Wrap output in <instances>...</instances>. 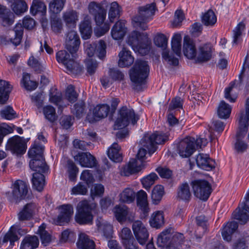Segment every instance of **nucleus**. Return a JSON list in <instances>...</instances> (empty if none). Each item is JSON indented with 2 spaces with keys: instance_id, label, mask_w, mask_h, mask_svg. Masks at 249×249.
Segmentation results:
<instances>
[{
  "instance_id": "1",
  "label": "nucleus",
  "mask_w": 249,
  "mask_h": 249,
  "mask_svg": "<svg viewBox=\"0 0 249 249\" xmlns=\"http://www.w3.org/2000/svg\"><path fill=\"white\" fill-rule=\"evenodd\" d=\"M149 71V68L146 61L142 59H137L135 61L134 66L129 71L132 86L135 90L140 91L142 89Z\"/></svg>"
},
{
  "instance_id": "2",
  "label": "nucleus",
  "mask_w": 249,
  "mask_h": 249,
  "mask_svg": "<svg viewBox=\"0 0 249 249\" xmlns=\"http://www.w3.org/2000/svg\"><path fill=\"white\" fill-rule=\"evenodd\" d=\"M127 43L134 51L142 55L149 52L150 40L147 33L133 31L128 36Z\"/></svg>"
},
{
  "instance_id": "3",
  "label": "nucleus",
  "mask_w": 249,
  "mask_h": 249,
  "mask_svg": "<svg viewBox=\"0 0 249 249\" xmlns=\"http://www.w3.org/2000/svg\"><path fill=\"white\" fill-rule=\"evenodd\" d=\"M76 56V53L70 54L65 50H61L58 52L56 54L58 62L61 63L64 65L67 72L74 74H78L82 71V67L75 60Z\"/></svg>"
},
{
  "instance_id": "4",
  "label": "nucleus",
  "mask_w": 249,
  "mask_h": 249,
  "mask_svg": "<svg viewBox=\"0 0 249 249\" xmlns=\"http://www.w3.org/2000/svg\"><path fill=\"white\" fill-rule=\"evenodd\" d=\"M156 10V7L155 3L140 7L138 14L133 18L135 26L139 27L142 30H147L148 28L147 23L153 18Z\"/></svg>"
},
{
  "instance_id": "5",
  "label": "nucleus",
  "mask_w": 249,
  "mask_h": 249,
  "mask_svg": "<svg viewBox=\"0 0 249 249\" xmlns=\"http://www.w3.org/2000/svg\"><path fill=\"white\" fill-rule=\"evenodd\" d=\"M139 119V116L135 114L133 109L123 107L119 110L118 116L115 122L114 129H121L125 128L130 122L135 124Z\"/></svg>"
},
{
  "instance_id": "6",
  "label": "nucleus",
  "mask_w": 249,
  "mask_h": 249,
  "mask_svg": "<svg viewBox=\"0 0 249 249\" xmlns=\"http://www.w3.org/2000/svg\"><path fill=\"white\" fill-rule=\"evenodd\" d=\"M23 26L20 23H17L13 30L9 32L11 42L15 46L18 45L21 41L23 33V27L32 29L35 25V20L30 16H25L22 21Z\"/></svg>"
},
{
  "instance_id": "7",
  "label": "nucleus",
  "mask_w": 249,
  "mask_h": 249,
  "mask_svg": "<svg viewBox=\"0 0 249 249\" xmlns=\"http://www.w3.org/2000/svg\"><path fill=\"white\" fill-rule=\"evenodd\" d=\"M168 139L169 135L167 133L157 132L151 135H145L142 140V144L148 149L151 155L156 151L157 144H162Z\"/></svg>"
},
{
  "instance_id": "8",
  "label": "nucleus",
  "mask_w": 249,
  "mask_h": 249,
  "mask_svg": "<svg viewBox=\"0 0 249 249\" xmlns=\"http://www.w3.org/2000/svg\"><path fill=\"white\" fill-rule=\"evenodd\" d=\"M147 150V149L146 150L144 148H140L137 154V158L141 161V163L139 164L138 160L136 159H131L128 163L124 167L122 174L125 176H129L141 171L144 166L143 161L146 158Z\"/></svg>"
},
{
  "instance_id": "9",
  "label": "nucleus",
  "mask_w": 249,
  "mask_h": 249,
  "mask_svg": "<svg viewBox=\"0 0 249 249\" xmlns=\"http://www.w3.org/2000/svg\"><path fill=\"white\" fill-rule=\"evenodd\" d=\"M203 139H198L196 141L194 138L187 137L181 141L178 147V153L182 158L191 156L195 151L196 148L201 147L200 143Z\"/></svg>"
},
{
  "instance_id": "10",
  "label": "nucleus",
  "mask_w": 249,
  "mask_h": 249,
  "mask_svg": "<svg viewBox=\"0 0 249 249\" xmlns=\"http://www.w3.org/2000/svg\"><path fill=\"white\" fill-rule=\"evenodd\" d=\"M92 208L87 200L80 201L77 205V212L75 216L76 222L81 225L91 224L93 220Z\"/></svg>"
},
{
  "instance_id": "11",
  "label": "nucleus",
  "mask_w": 249,
  "mask_h": 249,
  "mask_svg": "<svg viewBox=\"0 0 249 249\" xmlns=\"http://www.w3.org/2000/svg\"><path fill=\"white\" fill-rule=\"evenodd\" d=\"M191 184L196 197L204 201L208 199L212 193L211 185L208 181L196 179L192 181Z\"/></svg>"
},
{
  "instance_id": "12",
  "label": "nucleus",
  "mask_w": 249,
  "mask_h": 249,
  "mask_svg": "<svg viewBox=\"0 0 249 249\" xmlns=\"http://www.w3.org/2000/svg\"><path fill=\"white\" fill-rule=\"evenodd\" d=\"M59 213L57 217L53 218V223L62 226L70 222L73 213V208L71 204H63L57 207Z\"/></svg>"
},
{
  "instance_id": "13",
  "label": "nucleus",
  "mask_w": 249,
  "mask_h": 249,
  "mask_svg": "<svg viewBox=\"0 0 249 249\" xmlns=\"http://www.w3.org/2000/svg\"><path fill=\"white\" fill-rule=\"evenodd\" d=\"M85 53L90 57L93 56L95 53L98 57L102 59L106 53V44L103 40H100L98 43L91 44L88 42L84 43Z\"/></svg>"
},
{
  "instance_id": "14",
  "label": "nucleus",
  "mask_w": 249,
  "mask_h": 249,
  "mask_svg": "<svg viewBox=\"0 0 249 249\" xmlns=\"http://www.w3.org/2000/svg\"><path fill=\"white\" fill-rule=\"evenodd\" d=\"M88 9L89 13L94 16L97 25H102L106 18V10L100 3L95 1L89 3Z\"/></svg>"
},
{
  "instance_id": "15",
  "label": "nucleus",
  "mask_w": 249,
  "mask_h": 249,
  "mask_svg": "<svg viewBox=\"0 0 249 249\" xmlns=\"http://www.w3.org/2000/svg\"><path fill=\"white\" fill-rule=\"evenodd\" d=\"M5 148L14 153L23 154L26 151L25 142L20 137L15 136L8 140Z\"/></svg>"
},
{
  "instance_id": "16",
  "label": "nucleus",
  "mask_w": 249,
  "mask_h": 249,
  "mask_svg": "<svg viewBox=\"0 0 249 249\" xmlns=\"http://www.w3.org/2000/svg\"><path fill=\"white\" fill-rule=\"evenodd\" d=\"M135 236L140 244L143 245L146 242L149 233L144 225L141 221H136L132 225Z\"/></svg>"
},
{
  "instance_id": "17",
  "label": "nucleus",
  "mask_w": 249,
  "mask_h": 249,
  "mask_svg": "<svg viewBox=\"0 0 249 249\" xmlns=\"http://www.w3.org/2000/svg\"><path fill=\"white\" fill-rule=\"evenodd\" d=\"M80 44V40L77 32L74 30L69 31L66 39V49L70 53H76Z\"/></svg>"
},
{
  "instance_id": "18",
  "label": "nucleus",
  "mask_w": 249,
  "mask_h": 249,
  "mask_svg": "<svg viewBox=\"0 0 249 249\" xmlns=\"http://www.w3.org/2000/svg\"><path fill=\"white\" fill-rule=\"evenodd\" d=\"M74 160L84 167L92 168L96 165L95 157L89 152L78 153L74 157Z\"/></svg>"
},
{
  "instance_id": "19",
  "label": "nucleus",
  "mask_w": 249,
  "mask_h": 249,
  "mask_svg": "<svg viewBox=\"0 0 249 249\" xmlns=\"http://www.w3.org/2000/svg\"><path fill=\"white\" fill-rule=\"evenodd\" d=\"M113 212L116 219L119 222H123L127 219L132 220L133 215L126 206L116 205L113 209Z\"/></svg>"
},
{
  "instance_id": "20",
  "label": "nucleus",
  "mask_w": 249,
  "mask_h": 249,
  "mask_svg": "<svg viewBox=\"0 0 249 249\" xmlns=\"http://www.w3.org/2000/svg\"><path fill=\"white\" fill-rule=\"evenodd\" d=\"M197 165L200 168L210 171L215 168V162L207 154H199L196 159Z\"/></svg>"
},
{
  "instance_id": "21",
  "label": "nucleus",
  "mask_w": 249,
  "mask_h": 249,
  "mask_svg": "<svg viewBox=\"0 0 249 249\" xmlns=\"http://www.w3.org/2000/svg\"><path fill=\"white\" fill-rule=\"evenodd\" d=\"M233 213L234 219L239 220L241 224H244L249 219V206L246 203H242Z\"/></svg>"
},
{
  "instance_id": "22",
  "label": "nucleus",
  "mask_w": 249,
  "mask_h": 249,
  "mask_svg": "<svg viewBox=\"0 0 249 249\" xmlns=\"http://www.w3.org/2000/svg\"><path fill=\"white\" fill-rule=\"evenodd\" d=\"M28 192L26 183L20 180L15 181L12 192L13 197L15 199H22L25 197Z\"/></svg>"
},
{
  "instance_id": "23",
  "label": "nucleus",
  "mask_w": 249,
  "mask_h": 249,
  "mask_svg": "<svg viewBox=\"0 0 249 249\" xmlns=\"http://www.w3.org/2000/svg\"><path fill=\"white\" fill-rule=\"evenodd\" d=\"M118 66L121 68L128 67L134 62V58L130 51L124 48L119 53Z\"/></svg>"
},
{
  "instance_id": "24",
  "label": "nucleus",
  "mask_w": 249,
  "mask_h": 249,
  "mask_svg": "<svg viewBox=\"0 0 249 249\" xmlns=\"http://www.w3.org/2000/svg\"><path fill=\"white\" fill-rule=\"evenodd\" d=\"M183 51L184 55L189 59L194 58L196 55L195 44L188 36L184 37Z\"/></svg>"
},
{
  "instance_id": "25",
  "label": "nucleus",
  "mask_w": 249,
  "mask_h": 249,
  "mask_svg": "<svg viewBox=\"0 0 249 249\" xmlns=\"http://www.w3.org/2000/svg\"><path fill=\"white\" fill-rule=\"evenodd\" d=\"M15 15L5 6H0V20L3 26L8 27L12 25L14 22Z\"/></svg>"
},
{
  "instance_id": "26",
  "label": "nucleus",
  "mask_w": 249,
  "mask_h": 249,
  "mask_svg": "<svg viewBox=\"0 0 249 249\" xmlns=\"http://www.w3.org/2000/svg\"><path fill=\"white\" fill-rule=\"evenodd\" d=\"M29 165L34 171L40 173H45L49 170V167L46 164L43 156L41 158H32Z\"/></svg>"
},
{
  "instance_id": "27",
  "label": "nucleus",
  "mask_w": 249,
  "mask_h": 249,
  "mask_svg": "<svg viewBox=\"0 0 249 249\" xmlns=\"http://www.w3.org/2000/svg\"><path fill=\"white\" fill-rule=\"evenodd\" d=\"M125 27V21L120 20L113 26L111 34L112 38L115 40H119L123 38L126 33Z\"/></svg>"
},
{
  "instance_id": "28",
  "label": "nucleus",
  "mask_w": 249,
  "mask_h": 249,
  "mask_svg": "<svg viewBox=\"0 0 249 249\" xmlns=\"http://www.w3.org/2000/svg\"><path fill=\"white\" fill-rule=\"evenodd\" d=\"M213 48L210 43L205 44L199 48L197 61L200 62H206L212 57Z\"/></svg>"
},
{
  "instance_id": "29",
  "label": "nucleus",
  "mask_w": 249,
  "mask_h": 249,
  "mask_svg": "<svg viewBox=\"0 0 249 249\" xmlns=\"http://www.w3.org/2000/svg\"><path fill=\"white\" fill-rule=\"evenodd\" d=\"M12 87L9 83L5 80H0V104L3 105L6 103L9 97V94Z\"/></svg>"
},
{
  "instance_id": "30",
  "label": "nucleus",
  "mask_w": 249,
  "mask_h": 249,
  "mask_svg": "<svg viewBox=\"0 0 249 249\" xmlns=\"http://www.w3.org/2000/svg\"><path fill=\"white\" fill-rule=\"evenodd\" d=\"M247 129L246 130L244 131L243 128L241 129L240 125L239 124V131L236 134V140L234 144V149L238 153H243L248 149V144L246 142L240 139L244 137Z\"/></svg>"
},
{
  "instance_id": "31",
  "label": "nucleus",
  "mask_w": 249,
  "mask_h": 249,
  "mask_svg": "<svg viewBox=\"0 0 249 249\" xmlns=\"http://www.w3.org/2000/svg\"><path fill=\"white\" fill-rule=\"evenodd\" d=\"M238 228V223L235 221L229 222L223 227L222 236L224 240L230 242L231 240V235Z\"/></svg>"
},
{
  "instance_id": "32",
  "label": "nucleus",
  "mask_w": 249,
  "mask_h": 249,
  "mask_svg": "<svg viewBox=\"0 0 249 249\" xmlns=\"http://www.w3.org/2000/svg\"><path fill=\"white\" fill-rule=\"evenodd\" d=\"M77 246L79 249H95L94 241L84 233L79 234Z\"/></svg>"
},
{
  "instance_id": "33",
  "label": "nucleus",
  "mask_w": 249,
  "mask_h": 249,
  "mask_svg": "<svg viewBox=\"0 0 249 249\" xmlns=\"http://www.w3.org/2000/svg\"><path fill=\"white\" fill-rule=\"evenodd\" d=\"M63 19L68 27H75L76 23L78 20V15L76 11H67L63 14Z\"/></svg>"
},
{
  "instance_id": "34",
  "label": "nucleus",
  "mask_w": 249,
  "mask_h": 249,
  "mask_svg": "<svg viewBox=\"0 0 249 249\" xmlns=\"http://www.w3.org/2000/svg\"><path fill=\"white\" fill-rule=\"evenodd\" d=\"M19 230V228L18 226L14 225L11 227L9 231L3 238L2 241H0V244H3L10 241V246H14V242L18 239L17 232Z\"/></svg>"
},
{
  "instance_id": "35",
  "label": "nucleus",
  "mask_w": 249,
  "mask_h": 249,
  "mask_svg": "<svg viewBox=\"0 0 249 249\" xmlns=\"http://www.w3.org/2000/svg\"><path fill=\"white\" fill-rule=\"evenodd\" d=\"M34 203L27 204L18 214L19 221L30 220L33 216L35 210Z\"/></svg>"
},
{
  "instance_id": "36",
  "label": "nucleus",
  "mask_w": 249,
  "mask_h": 249,
  "mask_svg": "<svg viewBox=\"0 0 249 249\" xmlns=\"http://www.w3.org/2000/svg\"><path fill=\"white\" fill-rule=\"evenodd\" d=\"M110 110V107L107 104L97 105L93 110V117L96 120H100L107 117Z\"/></svg>"
},
{
  "instance_id": "37",
  "label": "nucleus",
  "mask_w": 249,
  "mask_h": 249,
  "mask_svg": "<svg viewBox=\"0 0 249 249\" xmlns=\"http://www.w3.org/2000/svg\"><path fill=\"white\" fill-rule=\"evenodd\" d=\"M39 245V240L37 236H26L20 245V249H35Z\"/></svg>"
},
{
  "instance_id": "38",
  "label": "nucleus",
  "mask_w": 249,
  "mask_h": 249,
  "mask_svg": "<svg viewBox=\"0 0 249 249\" xmlns=\"http://www.w3.org/2000/svg\"><path fill=\"white\" fill-rule=\"evenodd\" d=\"M120 147L118 143H113L108 149L107 155L109 158L115 162H119L123 160L121 154L120 153Z\"/></svg>"
},
{
  "instance_id": "39",
  "label": "nucleus",
  "mask_w": 249,
  "mask_h": 249,
  "mask_svg": "<svg viewBox=\"0 0 249 249\" xmlns=\"http://www.w3.org/2000/svg\"><path fill=\"white\" fill-rule=\"evenodd\" d=\"M32 182L33 187L38 192H41L45 184V177L42 173L36 172L33 175Z\"/></svg>"
},
{
  "instance_id": "40",
  "label": "nucleus",
  "mask_w": 249,
  "mask_h": 249,
  "mask_svg": "<svg viewBox=\"0 0 249 249\" xmlns=\"http://www.w3.org/2000/svg\"><path fill=\"white\" fill-rule=\"evenodd\" d=\"M96 225L98 227V230L100 231L106 239L110 238L112 237L113 233L112 226L106 221H97Z\"/></svg>"
},
{
  "instance_id": "41",
  "label": "nucleus",
  "mask_w": 249,
  "mask_h": 249,
  "mask_svg": "<svg viewBox=\"0 0 249 249\" xmlns=\"http://www.w3.org/2000/svg\"><path fill=\"white\" fill-rule=\"evenodd\" d=\"M80 31L84 39L89 38L92 33L90 20L89 17H86L84 21L80 25Z\"/></svg>"
},
{
  "instance_id": "42",
  "label": "nucleus",
  "mask_w": 249,
  "mask_h": 249,
  "mask_svg": "<svg viewBox=\"0 0 249 249\" xmlns=\"http://www.w3.org/2000/svg\"><path fill=\"white\" fill-rule=\"evenodd\" d=\"M150 226L156 229L160 228L164 224L163 212L157 211L153 213L149 221Z\"/></svg>"
},
{
  "instance_id": "43",
  "label": "nucleus",
  "mask_w": 249,
  "mask_h": 249,
  "mask_svg": "<svg viewBox=\"0 0 249 249\" xmlns=\"http://www.w3.org/2000/svg\"><path fill=\"white\" fill-rule=\"evenodd\" d=\"M217 18L212 10H209L201 16L202 23L206 26H213L216 22Z\"/></svg>"
},
{
  "instance_id": "44",
  "label": "nucleus",
  "mask_w": 249,
  "mask_h": 249,
  "mask_svg": "<svg viewBox=\"0 0 249 249\" xmlns=\"http://www.w3.org/2000/svg\"><path fill=\"white\" fill-rule=\"evenodd\" d=\"M231 110V106L225 101L220 103L217 110L218 116L221 119H227L229 117Z\"/></svg>"
},
{
  "instance_id": "45",
  "label": "nucleus",
  "mask_w": 249,
  "mask_h": 249,
  "mask_svg": "<svg viewBox=\"0 0 249 249\" xmlns=\"http://www.w3.org/2000/svg\"><path fill=\"white\" fill-rule=\"evenodd\" d=\"M47 7L45 3L40 0H34L30 8V11L32 15H36L40 13L42 15L46 13Z\"/></svg>"
},
{
  "instance_id": "46",
  "label": "nucleus",
  "mask_w": 249,
  "mask_h": 249,
  "mask_svg": "<svg viewBox=\"0 0 249 249\" xmlns=\"http://www.w3.org/2000/svg\"><path fill=\"white\" fill-rule=\"evenodd\" d=\"M119 196L121 202L130 203L135 200V193L132 189L126 188L120 194Z\"/></svg>"
},
{
  "instance_id": "47",
  "label": "nucleus",
  "mask_w": 249,
  "mask_h": 249,
  "mask_svg": "<svg viewBox=\"0 0 249 249\" xmlns=\"http://www.w3.org/2000/svg\"><path fill=\"white\" fill-rule=\"evenodd\" d=\"M190 187L187 183H183L179 186L178 192V196L184 201H189L191 197Z\"/></svg>"
},
{
  "instance_id": "48",
  "label": "nucleus",
  "mask_w": 249,
  "mask_h": 249,
  "mask_svg": "<svg viewBox=\"0 0 249 249\" xmlns=\"http://www.w3.org/2000/svg\"><path fill=\"white\" fill-rule=\"evenodd\" d=\"M171 229H166L164 230L158 236L157 238V243L159 246H164L170 244V240L172 236L171 234Z\"/></svg>"
},
{
  "instance_id": "49",
  "label": "nucleus",
  "mask_w": 249,
  "mask_h": 249,
  "mask_svg": "<svg viewBox=\"0 0 249 249\" xmlns=\"http://www.w3.org/2000/svg\"><path fill=\"white\" fill-rule=\"evenodd\" d=\"M246 115L244 113L242 114L239 119V124L241 129H243L244 131L246 130L249 126V97L246 100L245 105Z\"/></svg>"
},
{
  "instance_id": "50",
  "label": "nucleus",
  "mask_w": 249,
  "mask_h": 249,
  "mask_svg": "<svg viewBox=\"0 0 249 249\" xmlns=\"http://www.w3.org/2000/svg\"><path fill=\"white\" fill-rule=\"evenodd\" d=\"M44 147L35 142L28 151V155L31 158H41L43 156Z\"/></svg>"
},
{
  "instance_id": "51",
  "label": "nucleus",
  "mask_w": 249,
  "mask_h": 249,
  "mask_svg": "<svg viewBox=\"0 0 249 249\" xmlns=\"http://www.w3.org/2000/svg\"><path fill=\"white\" fill-rule=\"evenodd\" d=\"M46 225L42 224L38 227L36 233L40 236L42 244L47 246L51 241V235L45 230Z\"/></svg>"
},
{
  "instance_id": "52",
  "label": "nucleus",
  "mask_w": 249,
  "mask_h": 249,
  "mask_svg": "<svg viewBox=\"0 0 249 249\" xmlns=\"http://www.w3.org/2000/svg\"><path fill=\"white\" fill-rule=\"evenodd\" d=\"M181 36L180 34H175L172 37L171 41L172 49L178 56H180L181 54Z\"/></svg>"
},
{
  "instance_id": "53",
  "label": "nucleus",
  "mask_w": 249,
  "mask_h": 249,
  "mask_svg": "<svg viewBox=\"0 0 249 249\" xmlns=\"http://www.w3.org/2000/svg\"><path fill=\"white\" fill-rule=\"evenodd\" d=\"M66 0H52L49 3L50 12L56 14L59 13L63 9Z\"/></svg>"
},
{
  "instance_id": "54",
  "label": "nucleus",
  "mask_w": 249,
  "mask_h": 249,
  "mask_svg": "<svg viewBox=\"0 0 249 249\" xmlns=\"http://www.w3.org/2000/svg\"><path fill=\"white\" fill-rule=\"evenodd\" d=\"M13 11L17 15H20L28 9V5L24 0H19L11 4Z\"/></svg>"
},
{
  "instance_id": "55",
  "label": "nucleus",
  "mask_w": 249,
  "mask_h": 249,
  "mask_svg": "<svg viewBox=\"0 0 249 249\" xmlns=\"http://www.w3.org/2000/svg\"><path fill=\"white\" fill-rule=\"evenodd\" d=\"M21 82L27 90L30 91L35 89L37 86L36 82L30 80V75L27 73H23Z\"/></svg>"
},
{
  "instance_id": "56",
  "label": "nucleus",
  "mask_w": 249,
  "mask_h": 249,
  "mask_svg": "<svg viewBox=\"0 0 249 249\" xmlns=\"http://www.w3.org/2000/svg\"><path fill=\"white\" fill-rule=\"evenodd\" d=\"M121 7L118 3L114 1L111 3L108 12V18L111 22H114L115 19L120 17Z\"/></svg>"
},
{
  "instance_id": "57",
  "label": "nucleus",
  "mask_w": 249,
  "mask_h": 249,
  "mask_svg": "<svg viewBox=\"0 0 249 249\" xmlns=\"http://www.w3.org/2000/svg\"><path fill=\"white\" fill-rule=\"evenodd\" d=\"M158 178V177L155 173H151L142 179V183L143 188L146 190H148L152 186L156 180Z\"/></svg>"
},
{
  "instance_id": "58",
  "label": "nucleus",
  "mask_w": 249,
  "mask_h": 249,
  "mask_svg": "<svg viewBox=\"0 0 249 249\" xmlns=\"http://www.w3.org/2000/svg\"><path fill=\"white\" fill-rule=\"evenodd\" d=\"M164 194V188L162 185H158L154 187L151 195L153 201L158 204L161 200Z\"/></svg>"
},
{
  "instance_id": "59",
  "label": "nucleus",
  "mask_w": 249,
  "mask_h": 249,
  "mask_svg": "<svg viewBox=\"0 0 249 249\" xmlns=\"http://www.w3.org/2000/svg\"><path fill=\"white\" fill-rule=\"evenodd\" d=\"M147 196L145 192L140 190L137 195V204L143 211H145L147 208Z\"/></svg>"
},
{
  "instance_id": "60",
  "label": "nucleus",
  "mask_w": 249,
  "mask_h": 249,
  "mask_svg": "<svg viewBox=\"0 0 249 249\" xmlns=\"http://www.w3.org/2000/svg\"><path fill=\"white\" fill-rule=\"evenodd\" d=\"M43 113L45 118L51 122H54L57 119L55 109L51 106H47L44 107Z\"/></svg>"
},
{
  "instance_id": "61",
  "label": "nucleus",
  "mask_w": 249,
  "mask_h": 249,
  "mask_svg": "<svg viewBox=\"0 0 249 249\" xmlns=\"http://www.w3.org/2000/svg\"><path fill=\"white\" fill-rule=\"evenodd\" d=\"M245 27V25L243 22H240L238 24L233 32V43L237 44L241 40L242 32Z\"/></svg>"
},
{
  "instance_id": "62",
  "label": "nucleus",
  "mask_w": 249,
  "mask_h": 249,
  "mask_svg": "<svg viewBox=\"0 0 249 249\" xmlns=\"http://www.w3.org/2000/svg\"><path fill=\"white\" fill-rule=\"evenodd\" d=\"M78 94L74 89V87L71 85L68 86L65 93L66 99L71 103H74L77 100Z\"/></svg>"
},
{
  "instance_id": "63",
  "label": "nucleus",
  "mask_w": 249,
  "mask_h": 249,
  "mask_svg": "<svg viewBox=\"0 0 249 249\" xmlns=\"http://www.w3.org/2000/svg\"><path fill=\"white\" fill-rule=\"evenodd\" d=\"M68 172L69 179L71 181H74L76 178L78 169L72 160L68 161Z\"/></svg>"
},
{
  "instance_id": "64",
  "label": "nucleus",
  "mask_w": 249,
  "mask_h": 249,
  "mask_svg": "<svg viewBox=\"0 0 249 249\" xmlns=\"http://www.w3.org/2000/svg\"><path fill=\"white\" fill-rule=\"evenodd\" d=\"M168 39L163 34H157L154 38V42L155 44L163 49L166 48L167 45Z\"/></svg>"
}]
</instances>
